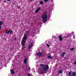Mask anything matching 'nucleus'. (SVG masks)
<instances>
[{"label":"nucleus","instance_id":"1","mask_svg":"<svg viewBox=\"0 0 76 76\" xmlns=\"http://www.w3.org/2000/svg\"><path fill=\"white\" fill-rule=\"evenodd\" d=\"M29 34V31H26L25 33L23 38L21 42L22 45L23 47H25V46L26 41V39H27V35H28Z\"/></svg>","mask_w":76,"mask_h":76},{"label":"nucleus","instance_id":"2","mask_svg":"<svg viewBox=\"0 0 76 76\" xmlns=\"http://www.w3.org/2000/svg\"><path fill=\"white\" fill-rule=\"evenodd\" d=\"M42 19L43 22H47V12H44L42 16Z\"/></svg>","mask_w":76,"mask_h":76},{"label":"nucleus","instance_id":"3","mask_svg":"<svg viewBox=\"0 0 76 76\" xmlns=\"http://www.w3.org/2000/svg\"><path fill=\"white\" fill-rule=\"evenodd\" d=\"M40 66L42 67H43L42 69L44 72H47L48 69H49V66L48 65H44L42 64H41Z\"/></svg>","mask_w":76,"mask_h":76},{"label":"nucleus","instance_id":"4","mask_svg":"<svg viewBox=\"0 0 76 76\" xmlns=\"http://www.w3.org/2000/svg\"><path fill=\"white\" fill-rule=\"evenodd\" d=\"M34 42L32 40H31L29 43L28 47L29 48H31L33 46V44H34Z\"/></svg>","mask_w":76,"mask_h":76},{"label":"nucleus","instance_id":"5","mask_svg":"<svg viewBox=\"0 0 76 76\" xmlns=\"http://www.w3.org/2000/svg\"><path fill=\"white\" fill-rule=\"evenodd\" d=\"M37 56H38L39 57H41V56H42V54H41V53L40 52H39L37 54Z\"/></svg>","mask_w":76,"mask_h":76},{"label":"nucleus","instance_id":"6","mask_svg":"<svg viewBox=\"0 0 76 76\" xmlns=\"http://www.w3.org/2000/svg\"><path fill=\"white\" fill-rule=\"evenodd\" d=\"M12 30H9V31L7 30L6 31V33H7V34H9V33H10V34H12Z\"/></svg>","mask_w":76,"mask_h":76},{"label":"nucleus","instance_id":"7","mask_svg":"<svg viewBox=\"0 0 76 76\" xmlns=\"http://www.w3.org/2000/svg\"><path fill=\"white\" fill-rule=\"evenodd\" d=\"M10 72L12 75H14L15 72L13 69H10Z\"/></svg>","mask_w":76,"mask_h":76},{"label":"nucleus","instance_id":"8","mask_svg":"<svg viewBox=\"0 0 76 76\" xmlns=\"http://www.w3.org/2000/svg\"><path fill=\"white\" fill-rule=\"evenodd\" d=\"M59 40L60 41H61L63 40V39L62 38V37L61 36H60L59 37Z\"/></svg>","mask_w":76,"mask_h":76},{"label":"nucleus","instance_id":"9","mask_svg":"<svg viewBox=\"0 0 76 76\" xmlns=\"http://www.w3.org/2000/svg\"><path fill=\"white\" fill-rule=\"evenodd\" d=\"M40 9H41V8L39 7L38 8H37V10H36L35 12V13H37V12H38V11H39V10H40Z\"/></svg>","mask_w":76,"mask_h":76},{"label":"nucleus","instance_id":"10","mask_svg":"<svg viewBox=\"0 0 76 76\" xmlns=\"http://www.w3.org/2000/svg\"><path fill=\"white\" fill-rule=\"evenodd\" d=\"M2 24H3V23H2V22L0 21V28H1V25H2Z\"/></svg>","mask_w":76,"mask_h":76},{"label":"nucleus","instance_id":"11","mask_svg":"<svg viewBox=\"0 0 76 76\" xmlns=\"http://www.w3.org/2000/svg\"><path fill=\"white\" fill-rule=\"evenodd\" d=\"M76 75V73L75 72H73L72 73V76H75V75Z\"/></svg>","mask_w":76,"mask_h":76},{"label":"nucleus","instance_id":"12","mask_svg":"<svg viewBox=\"0 0 76 76\" xmlns=\"http://www.w3.org/2000/svg\"><path fill=\"white\" fill-rule=\"evenodd\" d=\"M63 72V71H62L61 70H60L59 71L58 73L59 74H60L61 73Z\"/></svg>","mask_w":76,"mask_h":76},{"label":"nucleus","instance_id":"13","mask_svg":"<svg viewBox=\"0 0 76 76\" xmlns=\"http://www.w3.org/2000/svg\"><path fill=\"white\" fill-rule=\"evenodd\" d=\"M24 62L25 63V64H26V63H27V60L26 59H24Z\"/></svg>","mask_w":76,"mask_h":76},{"label":"nucleus","instance_id":"14","mask_svg":"<svg viewBox=\"0 0 76 76\" xmlns=\"http://www.w3.org/2000/svg\"><path fill=\"white\" fill-rule=\"evenodd\" d=\"M40 4H44V2L42 1H40Z\"/></svg>","mask_w":76,"mask_h":76},{"label":"nucleus","instance_id":"15","mask_svg":"<svg viewBox=\"0 0 76 76\" xmlns=\"http://www.w3.org/2000/svg\"><path fill=\"white\" fill-rule=\"evenodd\" d=\"M25 48L23 47L22 48V50H23V51H24V49H25Z\"/></svg>","mask_w":76,"mask_h":76},{"label":"nucleus","instance_id":"16","mask_svg":"<svg viewBox=\"0 0 76 76\" xmlns=\"http://www.w3.org/2000/svg\"><path fill=\"white\" fill-rule=\"evenodd\" d=\"M44 1L45 2H47L48 1V0H44Z\"/></svg>","mask_w":76,"mask_h":76},{"label":"nucleus","instance_id":"17","mask_svg":"<svg viewBox=\"0 0 76 76\" xmlns=\"http://www.w3.org/2000/svg\"><path fill=\"white\" fill-rule=\"evenodd\" d=\"M48 58H51V56H48Z\"/></svg>","mask_w":76,"mask_h":76},{"label":"nucleus","instance_id":"18","mask_svg":"<svg viewBox=\"0 0 76 76\" xmlns=\"http://www.w3.org/2000/svg\"><path fill=\"white\" fill-rule=\"evenodd\" d=\"M68 75L69 76H70V75H71V73L70 72H69L68 73Z\"/></svg>","mask_w":76,"mask_h":76},{"label":"nucleus","instance_id":"19","mask_svg":"<svg viewBox=\"0 0 76 76\" xmlns=\"http://www.w3.org/2000/svg\"><path fill=\"white\" fill-rule=\"evenodd\" d=\"M61 56H62V57H64V55L63 54H62L61 55Z\"/></svg>","mask_w":76,"mask_h":76},{"label":"nucleus","instance_id":"20","mask_svg":"<svg viewBox=\"0 0 76 76\" xmlns=\"http://www.w3.org/2000/svg\"><path fill=\"white\" fill-rule=\"evenodd\" d=\"M46 45L47 46V47H50V45H49L48 44H47Z\"/></svg>","mask_w":76,"mask_h":76},{"label":"nucleus","instance_id":"21","mask_svg":"<svg viewBox=\"0 0 76 76\" xmlns=\"http://www.w3.org/2000/svg\"><path fill=\"white\" fill-rule=\"evenodd\" d=\"M71 51H73V48H71L70 49Z\"/></svg>","mask_w":76,"mask_h":76},{"label":"nucleus","instance_id":"22","mask_svg":"<svg viewBox=\"0 0 76 76\" xmlns=\"http://www.w3.org/2000/svg\"><path fill=\"white\" fill-rule=\"evenodd\" d=\"M62 54H63L64 55V54H66V53H64V52Z\"/></svg>","mask_w":76,"mask_h":76},{"label":"nucleus","instance_id":"23","mask_svg":"<svg viewBox=\"0 0 76 76\" xmlns=\"http://www.w3.org/2000/svg\"><path fill=\"white\" fill-rule=\"evenodd\" d=\"M74 64H75V65H76V61H74Z\"/></svg>","mask_w":76,"mask_h":76},{"label":"nucleus","instance_id":"24","mask_svg":"<svg viewBox=\"0 0 76 76\" xmlns=\"http://www.w3.org/2000/svg\"><path fill=\"white\" fill-rule=\"evenodd\" d=\"M28 76H31V75H30L29 74H28Z\"/></svg>","mask_w":76,"mask_h":76},{"label":"nucleus","instance_id":"25","mask_svg":"<svg viewBox=\"0 0 76 76\" xmlns=\"http://www.w3.org/2000/svg\"><path fill=\"white\" fill-rule=\"evenodd\" d=\"M8 1H10V0H7Z\"/></svg>","mask_w":76,"mask_h":76},{"label":"nucleus","instance_id":"26","mask_svg":"<svg viewBox=\"0 0 76 76\" xmlns=\"http://www.w3.org/2000/svg\"><path fill=\"white\" fill-rule=\"evenodd\" d=\"M18 9H20V7H18Z\"/></svg>","mask_w":76,"mask_h":76},{"label":"nucleus","instance_id":"27","mask_svg":"<svg viewBox=\"0 0 76 76\" xmlns=\"http://www.w3.org/2000/svg\"><path fill=\"white\" fill-rule=\"evenodd\" d=\"M73 38H74V39H75V36H73Z\"/></svg>","mask_w":76,"mask_h":76},{"label":"nucleus","instance_id":"28","mask_svg":"<svg viewBox=\"0 0 76 76\" xmlns=\"http://www.w3.org/2000/svg\"><path fill=\"white\" fill-rule=\"evenodd\" d=\"M30 1H32L33 0H30Z\"/></svg>","mask_w":76,"mask_h":76},{"label":"nucleus","instance_id":"29","mask_svg":"<svg viewBox=\"0 0 76 76\" xmlns=\"http://www.w3.org/2000/svg\"><path fill=\"white\" fill-rule=\"evenodd\" d=\"M11 50H12V48H11Z\"/></svg>","mask_w":76,"mask_h":76},{"label":"nucleus","instance_id":"30","mask_svg":"<svg viewBox=\"0 0 76 76\" xmlns=\"http://www.w3.org/2000/svg\"><path fill=\"white\" fill-rule=\"evenodd\" d=\"M0 1H1V0H0Z\"/></svg>","mask_w":76,"mask_h":76}]
</instances>
